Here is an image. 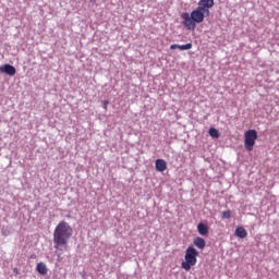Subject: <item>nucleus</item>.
<instances>
[{
  "instance_id": "f257e3e1",
  "label": "nucleus",
  "mask_w": 279,
  "mask_h": 279,
  "mask_svg": "<svg viewBox=\"0 0 279 279\" xmlns=\"http://www.w3.org/2000/svg\"><path fill=\"white\" fill-rule=\"evenodd\" d=\"M71 236H73V228H71V225L66 221L59 222L53 231V243L56 247L66 245Z\"/></svg>"
},
{
  "instance_id": "f03ea898",
  "label": "nucleus",
  "mask_w": 279,
  "mask_h": 279,
  "mask_svg": "<svg viewBox=\"0 0 279 279\" xmlns=\"http://www.w3.org/2000/svg\"><path fill=\"white\" fill-rule=\"evenodd\" d=\"M205 14L206 12L199 7L193 10L191 14L189 12H183L181 14L182 25L190 32H193L195 31V27H197V23H204Z\"/></svg>"
},
{
  "instance_id": "7ed1b4c3",
  "label": "nucleus",
  "mask_w": 279,
  "mask_h": 279,
  "mask_svg": "<svg viewBox=\"0 0 279 279\" xmlns=\"http://www.w3.org/2000/svg\"><path fill=\"white\" fill-rule=\"evenodd\" d=\"M197 256H199V252L195 247L189 246L185 251V262L181 264L182 269L190 271L191 267H195L197 265Z\"/></svg>"
},
{
  "instance_id": "20e7f679",
  "label": "nucleus",
  "mask_w": 279,
  "mask_h": 279,
  "mask_svg": "<svg viewBox=\"0 0 279 279\" xmlns=\"http://www.w3.org/2000/svg\"><path fill=\"white\" fill-rule=\"evenodd\" d=\"M257 138L258 132H256V130H248L244 133V147L247 151H252L254 149Z\"/></svg>"
},
{
  "instance_id": "39448f33",
  "label": "nucleus",
  "mask_w": 279,
  "mask_h": 279,
  "mask_svg": "<svg viewBox=\"0 0 279 279\" xmlns=\"http://www.w3.org/2000/svg\"><path fill=\"white\" fill-rule=\"evenodd\" d=\"M215 5V0H199L198 1V8L206 12L207 16L210 14V8Z\"/></svg>"
},
{
  "instance_id": "423d86ee",
  "label": "nucleus",
  "mask_w": 279,
  "mask_h": 279,
  "mask_svg": "<svg viewBox=\"0 0 279 279\" xmlns=\"http://www.w3.org/2000/svg\"><path fill=\"white\" fill-rule=\"evenodd\" d=\"M0 73H5V75H10V77H14L16 75V68L12 64H4L0 66Z\"/></svg>"
},
{
  "instance_id": "0eeeda50",
  "label": "nucleus",
  "mask_w": 279,
  "mask_h": 279,
  "mask_svg": "<svg viewBox=\"0 0 279 279\" xmlns=\"http://www.w3.org/2000/svg\"><path fill=\"white\" fill-rule=\"evenodd\" d=\"M156 171H159L162 173L163 171H167V161L165 159H157L155 162Z\"/></svg>"
},
{
  "instance_id": "6e6552de",
  "label": "nucleus",
  "mask_w": 279,
  "mask_h": 279,
  "mask_svg": "<svg viewBox=\"0 0 279 279\" xmlns=\"http://www.w3.org/2000/svg\"><path fill=\"white\" fill-rule=\"evenodd\" d=\"M197 232H198V234H201V236H206V234H208V232H209L208 225H206L204 222H199L197 225Z\"/></svg>"
},
{
  "instance_id": "1a4fd4ad",
  "label": "nucleus",
  "mask_w": 279,
  "mask_h": 279,
  "mask_svg": "<svg viewBox=\"0 0 279 279\" xmlns=\"http://www.w3.org/2000/svg\"><path fill=\"white\" fill-rule=\"evenodd\" d=\"M193 243L198 250H204V247H206V240H204L202 236L195 238Z\"/></svg>"
},
{
  "instance_id": "9d476101",
  "label": "nucleus",
  "mask_w": 279,
  "mask_h": 279,
  "mask_svg": "<svg viewBox=\"0 0 279 279\" xmlns=\"http://www.w3.org/2000/svg\"><path fill=\"white\" fill-rule=\"evenodd\" d=\"M235 236L239 239H245L247 236V230H245L243 227H238L235 229Z\"/></svg>"
},
{
  "instance_id": "9b49d317",
  "label": "nucleus",
  "mask_w": 279,
  "mask_h": 279,
  "mask_svg": "<svg viewBox=\"0 0 279 279\" xmlns=\"http://www.w3.org/2000/svg\"><path fill=\"white\" fill-rule=\"evenodd\" d=\"M38 274H40L41 276H47V265L43 262H40L39 264H37V267H36Z\"/></svg>"
},
{
  "instance_id": "f8f14e48",
  "label": "nucleus",
  "mask_w": 279,
  "mask_h": 279,
  "mask_svg": "<svg viewBox=\"0 0 279 279\" xmlns=\"http://www.w3.org/2000/svg\"><path fill=\"white\" fill-rule=\"evenodd\" d=\"M209 136H211V138H219V130L215 128L209 129Z\"/></svg>"
},
{
  "instance_id": "ddd939ff",
  "label": "nucleus",
  "mask_w": 279,
  "mask_h": 279,
  "mask_svg": "<svg viewBox=\"0 0 279 279\" xmlns=\"http://www.w3.org/2000/svg\"><path fill=\"white\" fill-rule=\"evenodd\" d=\"M179 49L181 51H189V49H193V44L189 43V44H185V45H179Z\"/></svg>"
},
{
  "instance_id": "4468645a",
  "label": "nucleus",
  "mask_w": 279,
  "mask_h": 279,
  "mask_svg": "<svg viewBox=\"0 0 279 279\" xmlns=\"http://www.w3.org/2000/svg\"><path fill=\"white\" fill-rule=\"evenodd\" d=\"M232 217L231 210H226L222 213V219H230Z\"/></svg>"
},
{
  "instance_id": "2eb2a0df",
  "label": "nucleus",
  "mask_w": 279,
  "mask_h": 279,
  "mask_svg": "<svg viewBox=\"0 0 279 279\" xmlns=\"http://www.w3.org/2000/svg\"><path fill=\"white\" fill-rule=\"evenodd\" d=\"M170 49H172V50L180 49V45H178V44H172V45L170 46Z\"/></svg>"
},
{
  "instance_id": "dca6fc26",
  "label": "nucleus",
  "mask_w": 279,
  "mask_h": 279,
  "mask_svg": "<svg viewBox=\"0 0 279 279\" xmlns=\"http://www.w3.org/2000/svg\"><path fill=\"white\" fill-rule=\"evenodd\" d=\"M108 104H110V101L108 100L104 101V105H102L104 110H108Z\"/></svg>"
},
{
  "instance_id": "f3484780",
  "label": "nucleus",
  "mask_w": 279,
  "mask_h": 279,
  "mask_svg": "<svg viewBox=\"0 0 279 279\" xmlns=\"http://www.w3.org/2000/svg\"><path fill=\"white\" fill-rule=\"evenodd\" d=\"M14 271L17 274L19 271L16 270V268L14 269Z\"/></svg>"
}]
</instances>
